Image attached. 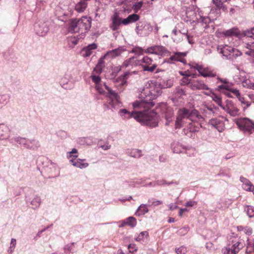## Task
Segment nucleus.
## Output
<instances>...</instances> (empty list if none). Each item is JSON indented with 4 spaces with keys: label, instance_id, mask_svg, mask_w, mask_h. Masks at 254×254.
Wrapping results in <instances>:
<instances>
[{
    "label": "nucleus",
    "instance_id": "nucleus-33",
    "mask_svg": "<svg viewBox=\"0 0 254 254\" xmlns=\"http://www.w3.org/2000/svg\"><path fill=\"white\" fill-rule=\"evenodd\" d=\"M148 212V209L146 204H141L137 209V212L138 215H144Z\"/></svg>",
    "mask_w": 254,
    "mask_h": 254
},
{
    "label": "nucleus",
    "instance_id": "nucleus-24",
    "mask_svg": "<svg viewBox=\"0 0 254 254\" xmlns=\"http://www.w3.org/2000/svg\"><path fill=\"white\" fill-rule=\"evenodd\" d=\"M105 59V58H103V57H102L99 59L98 64L93 69V73L98 75L102 73L105 66V62L104 61Z\"/></svg>",
    "mask_w": 254,
    "mask_h": 254
},
{
    "label": "nucleus",
    "instance_id": "nucleus-8",
    "mask_svg": "<svg viewBox=\"0 0 254 254\" xmlns=\"http://www.w3.org/2000/svg\"><path fill=\"white\" fill-rule=\"evenodd\" d=\"M156 110L164 116L166 120V125H169L173 120L174 116L173 109L165 103H160L156 108Z\"/></svg>",
    "mask_w": 254,
    "mask_h": 254
},
{
    "label": "nucleus",
    "instance_id": "nucleus-9",
    "mask_svg": "<svg viewBox=\"0 0 254 254\" xmlns=\"http://www.w3.org/2000/svg\"><path fill=\"white\" fill-rule=\"evenodd\" d=\"M236 124L239 128L244 132L251 133L252 130L254 131V123L247 118L238 119L236 121Z\"/></svg>",
    "mask_w": 254,
    "mask_h": 254
},
{
    "label": "nucleus",
    "instance_id": "nucleus-28",
    "mask_svg": "<svg viewBox=\"0 0 254 254\" xmlns=\"http://www.w3.org/2000/svg\"><path fill=\"white\" fill-rule=\"evenodd\" d=\"M240 181L243 183L242 187L244 190L246 191H250L252 187L253 186L252 183L247 178L241 176L240 177Z\"/></svg>",
    "mask_w": 254,
    "mask_h": 254
},
{
    "label": "nucleus",
    "instance_id": "nucleus-40",
    "mask_svg": "<svg viewBox=\"0 0 254 254\" xmlns=\"http://www.w3.org/2000/svg\"><path fill=\"white\" fill-rule=\"evenodd\" d=\"M247 214L250 217L254 216V207L251 206H247L245 208Z\"/></svg>",
    "mask_w": 254,
    "mask_h": 254
},
{
    "label": "nucleus",
    "instance_id": "nucleus-45",
    "mask_svg": "<svg viewBox=\"0 0 254 254\" xmlns=\"http://www.w3.org/2000/svg\"><path fill=\"white\" fill-rule=\"evenodd\" d=\"M180 73L181 75H182L184 76H187L188 77H192V78H195V76H196V74H190L189 71H185L184 72L180 71Z\"/></svg>",
    "mask_w": 254,
    "mask_h": 254
},
{
    "label": "nucleus",
    "instance_id": "nucleus-39",
    "mask_svg": "<svg viewBox=\"0 0 254 254\" xmlns=\"http://www.w3.org/2000/svg\"><path fill=\"white\" fill-rule=\"evenodd\" d=\"M192 78H193L187 76H183L181 79V84L184 85H188L190 87V82L192 81Z\"/></svg>",
    "mask_w": 254,
    "mask_h": 254
},
{
    "label": "nucleus",
    "instance_id": "nucleus-52",
    "mask_svg": "<svg viewBox=\"0 0 254 254\" xmlns=\"http://www.w3.org/2000/svg\"><path fill=\"white\" fill-rule=\"evenodd\" d=\"M196 204L197 202L194 201H189L186 203L185 206L187 207H192L195 205H196Z\"/></svg>",
    "mask_w": 254,
    "mask_h": 254
},
{
    "label": "nucleus",
    "instance_id": "nucleus-42",
    "mask_svg": "<svg viewBox=\"0 0 254 254\" xmlns=\"http://www.w3.org/2000/svg\"><path fill=\"white\" fill-rule=\"evenodd\" d=\"M148 202L150 203V206H158L159 205H161L163 203V202L160 200H155L154 199L152 198L151 199L148 200Z\"/></svg>",
    "mask_w": 254,
    "mask_h": 254
},
{
    "label": "nucleus",
    "instance_id": "nucleus-17",
    "mask_svg": "<svg viewBox=\"0 0 254 254\" xmlns=\"http://www.w3.org/2000/svg\"><path fill=\"white\" fill-rule=\"evenodd\" d=\"M136 71L129 72H126L123 75H120L116 79L115 82L118 83L119 85L121 86H126L127 85V80L133 74H137Z\"/></svg>",
    "mask_w": 254,
    "mask_h": 254
},
{
    "label": "nucleus",
    "instance_id": "nucleus-16",
    "mask_svg": "<svg viewBox=\"0 0 254 254\" xmlns=\"http://www.w3.org/2000/svg\"><path fill=\"white\" fill-rule=\"evenodd\" d=\"M104 86L108 92V96L110 99L109 103L111 105L112 107H114L116 104H118L119 103L120 97L117 93L111 90L105 84Z\"/></svg>",
    "mask_w": 254,
    "mask_h": 254
},
{
    "label": "nucleus",
    "instance_id": "nucleus-4",
    "mask_svg": "<svg viewBox=\"0 0 254 254\" xmlns=\"http://www.w3.org/2000/svg\"><path fill=\"white\" fill-rule=\"evenodd\" d=\"M198 117V112L196 110H190L185 108L180 109L177 112L175 128H180L187 124L189 120L194 121Z\"/></svg>",
    "mask_w": 254,
    "mask_h": 254
},
{
    "label": "nucleus",
    "instance_id": "nucleus-38",
    "mask_svg": "<svg viewBox=\"0 0 254 254\" xmlns=\"http://www.w3.org/2000/svg\"><path fill=\"white\" fill-rule=\"evenodd\" d=\"M129 155L134 158H139L142 156L141 151L140 150L133 149L130 152Z\"/></svg>",
    "mask_w": 254,
    "mask_h": 254
},
{
    "label": "nucleus",
    "instance_id": "nucleus-5",
    "mask_svg": "<svg viewBox=\"0 0 254 254\" xmlns=\"http://www.w3.org/2000/svg\"><path fill=\"white\" fill-rule=\"evenodd\" d=\"M91 24V17H81L79 19H73L70 22L69 30L71 32L84 33L89 30Z\"/></svg>",
    "mask_w": 254,
    "mask_h": 254
},
{
    "label": "nucleus",
    "instance_id": "nucleus-23",
    "mask_svg": "<svg viewBox=\"0 0 254 254\" xmlns=\"http://www.w3.org/2000/svg\"><path fill=\"white\" fill-rule=\"evenodd\" d=\"M73 157L74 158H76L77 157V155H75L73 156ZM70 161L72 163V165L74 166H75L76 167L83 169L86 168L88 166V163L84 162L85 160H82L78 159L76 160H75V159H71L70 160Z\"/></svg>",
    "mask_w": 254,
    "mask_h": 254
},
{
    "label": "nucleus",
    "instance_id": "nucleus-31",
    "mask_svg": "<svg viewBox=\"0 0 254 254\" xmlns=\"http://www.w3.org/2000/svg\"><path fill=\"white\" fill-rule=\"evenodd\" d=\"M225 36H237L240 34V31L237 28H232L223 32Z\"/></svg>",
    "mask_w": 254,
    "mask_h": 254
},
{
    "label": "nucleus",
    "instance_id": "nucleus-2",
    "mask_svg": "<svg viewBox=\"0 0 254 254\" xmlns=\"http://www.w3.org/2000/svg\"><path fill=\"white\" fill-rule=\"evenodd\" d=\"M138 111L130 112L126 109L120 110L121 113L127 114L128 117L133 118L137 121L151 127H156L158 126L159 116L153 110L147 112L145 109L139 110Z\"/></svg>",
    "mask_w": 254,
    "mask_h": 254
},
{
    "label": "nucleus",
    "instance_id": "nucleus-50",
    "mask_svg": "<svg viewBox=\"0 0 254 254\" xmlns=\"http://www.w3.org/2000/svg\"><path fill=\"white\" fill-rule=\"evenodd\" d=\"M244 232L246 234L250 235L252 233V229L249 227H244Z\"/></svg>",
    "mask_w": 254,
    "mask_h": 254
},
{
    "label": "nucleus",
    "instance_id": "nucleus-13",
    "mask_svg": "<svg viewBox=\"0 0 254 254\" xmlns=\"http://www.w3.org/2000/svg\"><path fill=\"white\" fill-rule=\"evenodd\" d=\"M172 55L168 59L165 60V62L168 64H173L176 62H180L186 64L187 60L185 57L187 56L188 52H173Z\"/></svg>",
    "mask_w": 254,
    "mask_h": 254
},
{
    "label": "nucleus",
    "instance_id": "nucleus-56",
    "mask_svg": "<svg viewBox=\"0 0 254 254\" xmlns=\"http://www.w3.org/2000/svg\"><path fill=\"white\" fill-rule=\"evenodd\" d=\"M101 147L104 150H107L108 149H109L111 147V145H109V144H107L105 145H101Z\"/></svg>",
    "mask_w": 254,
    "mask_h": 254
},
{
    "label": "nucleus",
    "instance_id": "nucleus-48",
    "mask_svg": "<svg viewBox=\"0 0 254 254\" xmlns=\"http://www.w3.org/2000/svg\"><path fill=\"white\" fill-rule=\"evenodd\" d=\"M128 249L129 250V252L131 253H133L137 250L135 247V245L134 244L129 245L128 246Z\"/></svg>",
    "mask_w": 254,
    "mask_h": 254
},
{
    "label": "nucleus",
    "instance_id": "nucleus-12",
    "mask_svg": "<svg viewBox=\"0 0 254 254\" xmlns=\"http://www.w3.org/2000/svg\"><path fill=\"white\" fill-rule=\"evenodd\" d=\"M145 53L155 54L160 56L170 55V52L162 46L155 45L148 47L145 50Z\"/></svg>",
    "mask_w": 254,
    "mask_h": 254
},
{
    "label": "nucleus",
    "instance_id": "nucleus-10",
    "mask_svg": "<svg viewBox=\"0 0 254 254\" xmlns=\"http://www.w3.org/2000/svg\"><path fill=\"white\" fill-rule=\"evenodd\" d=\"M140 61L141 65L144 71L153 72L157 65L153 62V60L148 56L144 57Z\"/></svg>",
    "mask_w": 254,
    "mask_h": 254
},
{
    "label": "nucleus",
    "instance_id": "nucleus-47",
    "mask_svg": "<svg viewBox=\"0 0 254 254\" xmlns=\"http://www.w3.org/2000/svg\"><path fill=\"white\" fill-rule=\"evenodd\" d=\"M223 254H236L230 249V247H226L225 249H223Z\"/></svg>",
    "mask_w": 254,
    "mask_h": 254
},
{
    "label": "nucleus",
    "instance_id": "nucleus-22",
    "mask_svg": "<svg viewBox=\"0 0 254 254\" xmlns=\"http://www.w3.org/2000/svg\"><path fill=\"white\" fill-rule=\"evenodd\" d=\"M140 61L138 60L135 57H132L126 60L123 63V66L127 68L129 66H136L139 65Z\"/></svg>",
    "mask_w": 254,
    "mask_h": 254
},
{
    "label": "nucleus",
    "instance_id": "nucleus-37",
    "mask_svg": "<svg viewBox=\"0 0 254 254\" xmlns=\"http://www.w3.org/2000/svg\"><path fill=\"white\" fill-rule=\"evenodd\" d=\"M246 253L247 254H254V244L253 243H248Z\"/></svg>",
    "mask_w": 254,
    "mask_h": 254
},
{
    "label": "nucleus",
    "instance_id": "nucleus-63",
    "mask_svg": "<svg viewBox=\"0 0 254 254\" xmlns=\"http://www.w3.org/2000/svg\"><path fill=\"white\" fill-rule=\"evenodd\" d=\"M244 227H243L242 226H239L238 227V229L239 231H244Z\"/></svg>",
    "mask_w": 254,
    "mask_h": 254
},
{
    "label": "nucleus",
    "instance_id": "nucleus-25",
    "mask_svg": "<svg viewBox=\"0 0 254 254\" xmlns=\"http://www.w3.org/2000/svg\"><path fill=\"white\" fill-rule=\"evenodd\" d=\"M213 3L217 7V14H222L221 11H225L227 8L223 6L224 1H230V0H212Z\"/></svg>",
    "mask_w": 254,
    "mask_h": 254
},
{
    "label": "nucleus",
    "instance_id": "nucleus-32",
    "mask_svg": "<svg viewBox=\"0 0 254 254\" xmlns=\"http://www.w3.org/2000/svg\"><path fill=\"white\" fill-rule=\"evenodd\" d=\"M145 50H143L141 47L135 46L129 52V53H133L137 56H139L145 53Z\"/></svg>",
    "mask_w": 254,
    "mask_h": 254
},
{
    "label": "nucleus",
    "instance_id": "nucleus-15",
    "mask_svg": "<svg viewBox=\"0 0 254 254\" xmlns=\"http://www.w3.org/2000/svg\"><path fill=\"white\" fill-rule=\"evenodd\" d=\"M222 119L223 118L221 117ZM208 124L213 127L219 132H222L225 128L224 122L221 118L211 119L209 121Z\"/></svg>",
    "mask_w": 254,
    "mask_h": 254
},
{
    "label": "nucleus",
    "instance_id": "nucleus-3",
    "mask_svg": "<svg viewBox=\"0 0 254 254\" xmlns=\"http://www.w3.org/2000/svg\"><path fill=\"white\" fill-rule=\"evenodd\" d=\"M217 79L216 83H221L217 86L218 91L228 97L233 98L234 96L236 97L239 99L242 104L245 105L243 107L244 110L250 107L251 103L246 101L245 98L241 96L239 90L234 88L232 83H229L226 78H221L217 77Z\"/></svg>",
    "mask_w": 254,
    "mask_h": 254
},
{
    "label": "nucleus",
    "instance_id": "nucleus-44",
    "mask_svg": "<svg viewBox=\"0 0 254 254\" xmlns=\"http://www.w3.org/2000/svg\"><path fill=\"white\" fill-rule=\"evenodd\" d=\"M187 251V248L184 246H181L176 250V252L177 254H185Z\"/></svg>",
    "mask_w": 254,
    "mask_h": 254
},
{
    "label": "nucleus",
    "instance_id": "nucleus-54",
    "mask_svg": "<svg viewBox=\"0 0 254 254\" xmlns=\"http://www.w3.org/2000/svg\"><path fill=\"white\" fill-rule=\"evenodd\" d=\"M238 10V8L237 6H236L235 7H233V8H230L229 14L230 15L237 14V13H236V12Z\"/></svg>",
    "mask_w": 254,
    "mask_h": 254
},
{
    "label": "nucleus",
    "instance_id": "nucleus-21",
    "mask_svg": "<svg viewBox=\"0 0 254 254\" xmlns=\"http://www.w3.org/2000/svg\"><path fill=\"white\" fill-rule=\"evenodd\" d=\"M97 46L95 43L89 45L82 49L81 55L83 57H89L93 53V51L97 49Z\"/></svg>",
    "mask_w": 254,
    "mask_h": 254
},
{
    "label": "nucleus",
    "instance_id": "nucleus-55",
    "mask_svg": "<svg viewBox=\"0 0 254 254\" xmlns=\"http://www.w3.org/2000/svg\"><path fill=\"white\" fill-rule=\"evenodd\" d=\"M124 67L123 66V64H122V65L115 67L114 68V71L116 72H119V71H120L122 70V68H124Z\"/></svg>",
    "mask_w": 254,
    "mask_h": 254
},
{
    "label": "nucleus",
    "instance_id": "nucleus-19",
    "mask_svg": "<svg viewBox=\"0 0 254 254\" xmlns=\"http://www.w3.org/2000/svg\"><path fill=\"white\" fill-rule=\"evenodd\" d=\"M126 51L124 47H119L118 48L108 52L104 56L103 58H115L120 56L121 54Z\"/></svg>",
    "mask_w": 254,
    "mask_h": 254
},
{
    "label": "nucleus",
    "instance_id": "nucleus-61",
    "mask_svg": "<svg viewBox=\"0 0 254 254\" xmlns=\"http://www.w3.org/2000/svg\"><path fill=\"white\" fill-rule=\"evenodd\" d=\"M249 97L252 100H254V95L253 94L249 95Z\"/></svg>",
    "mask_w": 254,
    "mask_h": 254
},
{
    "label": "nucleus",
    "instance_id": "nucleus-41",
    "mask_svg": "<svg viewBox=\"0 0 254 254\" xmlns=\"http://www.w3.org/2000/svg\"><path fill=\"white\" fill-rule=\"evenodd\" d=\"M91 78L96 85L100 84L101 78L99 76L96 75L95 73L92 72Z\"/></svg>",
    "mask_w": 254,
    "mask_h": 254
},
{
    "label": "nucleus",
    "instance_id": "nucleus-64",
    "mask_svg": "<svg viewBox=\"0 0 254 254\" xmlns=\"http://www.w3.org/2000/svg\"><path fill=\"white\" fill-rule=\"evenodd\" d=\"M251 189V190L250 191H252L253 194H254V186H253Z\"/></svg>",
    "mask_w": 254,
    "mask_h": 254
},
{
    "label": "nucleus",
    "instance_id": "nucleus-57",
    "mask_svg": "<svg viewBox=\"0 0 254 254\" xmlns=\"http://www.w3.org/2000/svg\"><path fill=\"white\" fill-rule=\"evenodd\" d=\"M187 38H188V41L190 44H192L194 43L192 37H190V36H188Z\"/></svg>",
    "mask_w": 254,
    "mask_h": 254
},
{
    "label": "nucleus",
    "instance_id": "nucleus-20",
    "mask_svg": "<svg viewBox=\"0 0 254 254\" xmlns=\"http://www.w3.org/2000/svg\"><path fill=\"white\" fill-rule=\"evenodd\" d=\"M136 28L138 31H141L145 35H148L153 29L152 27L149 23L142 22L137 24Z\"/></svg>",
    "mask_w": 254,
    "mask_h": 254
},
{
    "label": "nucleus",
    "instance_id": "nucleus-49",
    "mask_svg": "<svg viewBox=\"0 0 254 254\" xmlns=\"http://www.w3.org/2000/svg\"><path fill=\"white\" fill-rule=\"evenodd\" d=\"M201 17V22L203 23H205L206 25V26L207 25V24H208L210 21V19L209 18V17Z\"/></svg>",
    "mask_w": 254,
    "mask_h": 254
},
{
    "label": "nucleus",
    "instance_id": "nucleus-14",
    "mask_svg": "<svg viewBox=\"0 0 254 254\" xmlns=\"http://www.w3.org/2000/svg\"><path fill=\"white\" fill-rule=\"evenodd\" d=\"M231 116L236 117L240 114V110L236 105L231 100H227L225 105L222 108Z\"/></svg>",
    "mask_w": 254,
    "mask_h": 254
},
{
    "label": "nucleus",
    "instance_id": "nucleus-26",
    "mask_svg": "<svg viewBox=\"0 0 254 254\" xmlns=\"http://www.w3.org/2000/svg\"><path fill=\"white\" fill-rule=\"evenodd\" d=\"M243 248V244L237 240L232 241V246L230 247V249L232 251L237 254Z\"/></svg>",
    "mask_w": 254,
    "mask_h": 254
},
{
    "label": "nucleus",
    "instance_id": "nucleus-35",
    "mask_svg": "<svg viewBox=\"0 0 254 254\" xmlns=\"http://www.w3.org/2000/svg\"><path fill=\"white\" fill-rule=\"evenodd\" d=\"M242 85L244 87L250 89H254V83L251 82L249 79H246L242 82Z\"/></svg>",
    "mask_w": 254,
    "mask_h": 254
},
{
    "label": "nucleus",
    "instance_id": "nucleus-27",
    "mask_svg": "<svg viewBox=\"0 0 254 254\" xmlns=\"http://www.w3.org/2000/svg\"><path fill=\"white\" fill-rule=\"evenodd\" d=\"M233 47L225 45L221 49L220 52L222 54L223 56L226 57L227 59H231V53L233 52Z\"/></svg>",
    "mask_w": 254,
    "mask_h": 254
},
{
    "label": "nucleus",
    "instance_id": "nucleus-36",
    "mask_svg": "<svg viewBox=\"0 0 254 254\" xmlns=\"http://www.w3.org/2000/svg\"><path fill=\"white\" fill-rule=\"evenodd\" d=\"M67 42L69 47H73L78 43V39L75 37H70L68 38Z\"/></svg>",
    "mask_w": 254,
    "mask_h": 254
},
{
    "label": "nucleus",
    "instance_id": "nucleus-29",
    "mask_svg": "<svg viewBox=\"0 0 254 254\" xmlns=\"http://www.w3.org/2000/svg\"><path fill=\"white\" fill-rule=\"evenodd\" d=\"M208 95L211 97L214 102H215L219 106L222 108L224 105L222 103V98L220 96L217 95L213 92H210V94Z\"/></svg>",
    "mask_w": 254,
    "mask_h": 254
},
{
    "label": "nucleus",
    "instance_id": "nucleus-1",
    "mask_svg": "<svg viewBox=\"0 0 254 254\" xmlns=\"http://www.w3.org/2000/svg\"><path fill=\"white\" fill-rule=\"evenodd\" d=\"M148 83V85L144 88L140 94L142 99L132 103L134 109H145L147 112H150L151 111H149V109L155 105L152 100L161 94L160 84L151 81Z\"/></svg>",
    "mask_w": 254,
    "mask_h": 254
},
{
    "label": "nucleus",
    "instance_id": "nucleus-34",
    "mask_svg": "<svg viewBox=\"0 0 254 254\" xmlns=\"http://www.w3.org/2000/svg\"><path fill=\"white\" fill-rule=\"evenodd\" d=\"M148 237V233L147 231H143L140 233L138 236L135 238V240L137 242H140L144 241L145 238Z\"/></svg>",
    "mask_w": 254,
    "mask_h": 254
},
{
    "label": "nucleus",
    "instance_id": "nucleus-30",
    "mask_svg": "<svg viewBox=\"0 0 254 254\" xmlns=\"http://www.w3.org/2000/svg\"><path fill=\"white\" fill-rule=\"evenodd\" d=\"M136 224L137 222L136 219L132 216H130L124 220L123 225H127L133 228L136 225Z\"/></svg>",
    "mask_w": 254,
    "mask_h": 254
},
{
    "label": "nucleus",
    "instance_id": "nucleus-43",
    "mask_svg": "<svg viewBox=\"0 0 254 254\" xmlns=\"http://www.w3.org/2000/svg\"><path fill=\"white\" fill-rule=\"evenodd\" d=\"M231 59H233L234 58H236L237 57L241 56L242 55V53L238 50L235 49L233 48V52L231 53Z\"/></svg>",
    "mask_w": 254,
    "mask_h": 254
},
{
    "label": "nucleus",
    "instance_id": "nucleus-53",
    "mask_svg": "<svg viewBox=\"0 0 254 254\" xmlns=\"http://www.w3.org/2000/svg\"><path fill=\"white\" fill-rule=\"evenodd\" d=\"M143 4V2L140 1L135 3L134 5V9L137 10L141 8Z\"/></svg>",
    "mask_w": 254,
    "mask_h": 254
},
{
    "label": "nucleus",
    "instance_id": "nucleus-18",
    "mask_svg": "<svg viewBox=\"0 0 254 254\" xmlns=\"http://www.w3.org/2000/svg\"><path fill=\"white\" fill-rule=\"evenodd\" d=\"M190 88L192 90H209L207 86L201 80L192 78L190 82Z\"/></svg>",
    "mask_w": 254,
    "mask_h": 254
},
{
    "label": "nucleus",
    "instance_id": "nucleus-7",
    "mask_svg": "<svg viewBox=\"0 0 254 254\" xmlns=\"http://www.w3.org/2000/svg\"><path fill=\"white\" fill-rule=\"evenodd\" d=\"M191 69L197 70L199 74L204 77H214L217 76L216 71L210 67H205L198 64L190 65Z\"/></svg>",
    "mask_w": 254,
    "mask_h": 254
},
{
    "label": "nucleus",
    "instance_id": "nucleus-11",
    "mask_svg": "<svg viewBox=\"0 0 254 254\" xmlns=\"http://www.w3.org/2000/svg\"><path fill=\"white\" fill-rule=\"evenodd\" d=\"M198 116L197 118L195 119L194 121L189 120L188 125L186 127L183 129L184 133L187 135L190 132H193L197 131L199 129V126L200 124L198 123L200 119H202V117L198 113Z\"/></svg>",
    "mask_w": 254,
    "mask_h": 254
},
{
    "label": "nucleus",
    "instance_id": "nucleus-46",
    "mask_svg": "<svg viewBox=\"0 0 254 254\" xmlns=\"http://www.w3.org/2000/svg\"><path fill=\"white\" fill-rule=\"evenodd\" d=\"M16 244V239H12L11 240L10 247L9 248L10 249V253H11L13 252V251L14 250V249H15Z\"/></svg>",
    "mask_w": 254,
    "mask_h": 254
},
{
    "label": "nucleus",
    "instance_id": "nucleus-62",
    "mask_svg": "<svg viewBox=\"0 0 254 254\" xmlns=\"http://www.w3.org/2000/svg\"><path fill=\"white\" fill-rule=\"evenodd\" d=\"M177 207V206L176 205H175L174 207H173V206H172L171 205H169V208H170V209H171V210H173L174 209H176Z\"/></svg>",
    "mask_w": 254,
    "mask_h": 254
},
{
    "label": "nucleus",
    "instance_id": "nucleus-58",
    "mask_svg": "<svg viewBox=\"0 0 254 254\" xmlns=\"http://www.w3.org/2000/svg\"><path fill=\"white\" fill-rule=\"evenodd\" d=\"M70 154H77V149L73 148L72 151L69 153Z\"/></svg>",
    "mask_w": 254,
    "mask_h": 254
},
{
    "label": "nucleus",
    "instance_id": "nucleus-60",
    "mask_svg": "<svg viewBox=\"0 0 254 254\" xmlns=\"http://www.w3.org/2000/svg\"><path fill=\"white\" fill-rule=\"evenodd\" d=\"M184 212L183 211H182V209L181 208H180V211H179V215L180 216H181V217H182Z\"/></svg>",
    "mask_w": 254,
    "mask_h": 254
},
{
    "label": "nucleus",
    "instance_id": "nucleus-51",
    "mask_svg": "<svg viewBox=\"0 0 254 254\" xmlns=\"http://www.w3.org/2000/svg\"><path fill=\"white\" fill-rule=\"evenodd\" d=\"M96 89L98 91V92L100 94H102L104 93V90L102 87V85L101 84L96 85Z\"/></svg>",
    "mask_w": 254,
    "mask_h": 254
},
{
    "label": "nucleus",
    "instance_id": "nucleus-59",
    "mask_svg": "<svg viewBox=\"0 0 254 254\" xmlns=\"http://www.w3.org/2000/svg\"><path fill=\"white\" fill-rule=\"evenodd\" d=\"M177 30L176 28H175L172 31V33L174 35H177Z\"/></svg>",
    "mask_w": 254,
    "mask_h": 254
},
{
    "label": "nucleus",
    "instance_id": "nucleus-6",
    "mask_svg": "<svg viewBox=\"0 0 254 254\" xmlns=\"http://www.w3.org/2000/svg\"><path fill=\"white\" fill-rule=\"evenodd\" d=\"M139 17H127V18L122 19L119 17H113L110 27L113 31H116L119 29L122 24L127 25L137 21L139 20Z\"/></svg>",
    "mask_w": 254,
    "mask_h": 254
}]
</instances>
